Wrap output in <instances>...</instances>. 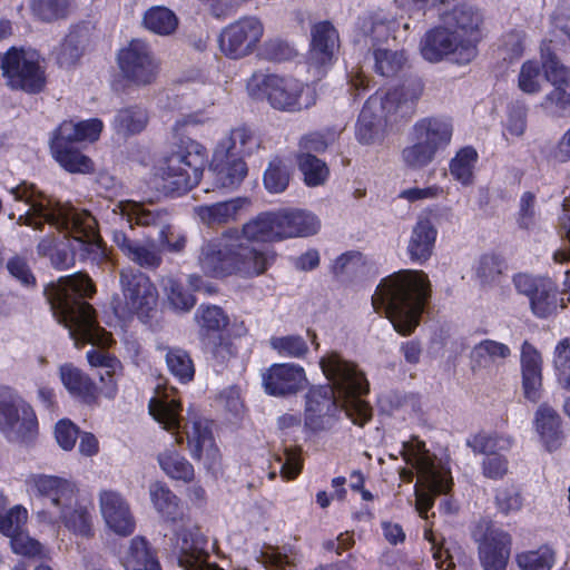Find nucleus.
Segmentation results:
<instances>
[{"instance_id":"obj_35","label":"nucleus","mask_w":570,"mask_h":570,"mask_svg":"<svg viewBox=\"0 0 570 570\" xmlns=\"http://www.w3.org/2000/svg\"><path fill=\"white\" fill-rule=\"evenodd\" d=\"M338 47V33L328 21L315 23L312 28L311 59L317 65L331 61Z\"/></svg>"},{"instance_id":"obj_41","label":"nucleus","mask_w":570,"mask_h":570,"mask_svg":"<svg viewBox=\"0 0 570 570\" xmlns=\"http://www.w3.org/2000/svg\"><path fill=\"white\" fill-rule=\"evenodd\" d=\"M149 120L148 112L138 105L120 108L114 118L112 127L117 135L129 137L141 132Z\"/></svg>"},{"instance_id":"obj_30","label":"nucleus","mask_w":570,"mask_h":570,"mask_svg":"<svg viewBox=\"0 0 570 570\" xmlns=\"http://www.w3.org/2000/svg\"><path fill=\"white\" fill-rule=\"evenodd\" d=\"M423 92L420 80H411L407 83L382 95L387 112H392L396 119L409 118L414 112V106Z\"/></svg>"},{"instance_id":"obj_55","label":"nucleus","mask_w":570,"mask_h":570,"mask_svg":"<svg viewBox=\"0 0 570 570\" xmlns=\"http://www.w3.org/2000/svg\"><path fill=\"white\" fill-rule=\"evenodd\" d=\"M70 0H31L32 14L43 22H53L68 14Z\"/></svg>"},{"instance_id":"obj_46","label":"nucleus","mask_w":570,"mask_h":570,"mask_svg":"<svg viewBox=\"0 0 570 570\" xmlns=\"http://www.w3.org/2000/svg\"><path fill=\"white\" fill-rule=\"evenodd\" d=\"M374 70L377 75L386 78L396 77L404 70L407 58L403 50H392L377 47L373 50Z\"/></svg>"},{"instance_id":"obj_20","label":"nucleus","mask_w":570,"mask_h":570,"mask_svg":"<svg viewBox=\"0 0 570 570\" xmlns=\"http://www.w3.org/2000/svg\"><path fill=\"white\" fill-rule=\"evenodd\" d=\"M187 446L194 459L203 461L207 470L219 461V450L215 444L210 424L204 419H194L184 424Z\"/></svg>"},{"instance_id":"obj_5","label":"nucleus","mask_w":570,"mask_h":570,"mask_svg":"<svg viewBox=\"0 0 570 570\" xmlns=\"http://www.w3.org/2000/svg\"><path fill=\"white\" fill-rule=\"evenodd\" d=\"M36 497L42 508L37 512L39 521L62 524L75 535H94L92 515L89 508L79 501V490L71 480L48 474L31 478Z\"/></svg>"},{"instance_id":"obj_18","label":"nucleus","mask_w":570,"mask_h":570,"mask_svg":"<svg viewBox=\"0 0 570 570\" xmlns=\"http://www.w3.org/2000/svg\"><path fill=\"white\" fill-rule=\"evenodd\" d=\"M397 121L392 112H387L382 95L371 96L358 117L356 138L361 144L375 145L384 140L386 128Z\"/></svg>"},{"instance_id":"obj_52","label":"nucleus","mask_w":570,"mask_h":570,"mask_svg":"<svg viewBox=\"0 0 570 570\" xmlns=\"http://www.w3.org/2000/svg\"><path fill=\"white\" fill-rule=\"evenodd\" d=\"M478 159V153L472 147H464L460 149L455 157L451 160L450 173L451 175L462 183L470 185L473 180V169Z\"/></svg>"},{"instance_id":"obj_44","label":"nucleus","mask_w":570,"mask_h":570,"mask_svg":"<svg viewBox=\"0 0 570 570\" xmlns=\"http://www.w3.org/2000/svg\"><path fill=\"white\" fill-rule=\"evenodd\" d=\"M122 563L126 570H161L142 537L131 539Z\"/></svg>"},{"instance_id":"obj_13","label":"nucleus","mask_w":570,"mask_h":570,"mask_svg":"<svg viewBox=\"0 0 570 570\" xmlns=\"http://www.w3.org/2000/svg\"><path fill=\"white\" fill-rule=\"evenodd\" d=\"M420 52L429 62L449 60L458 65H468L476 57L478 48L444 23L424 33L420 41Z\"/></svg>"},{"instance_id":"obj_62","label":"nucleus","mask_w":570,"mask_h":570,"mask_svg":"<svg viewBox=\"0 0 570 570\" xmlns=\"http://www.w3.org/2000/svg\"><path fill=\"white\" fill-rule=\"evenodd\" d=\"M498 274L499 258L495 254L481 256L474 266L475 281L482 288L492 285Z\"/></svg>"},{"instance_id":"obj_23","label":"nucleus","mask_w":570,"mask_h":570,"mask_svg":"<svg viewBox=\"0 0 570 570\" xmlns=\"http://www.w3.org/2000/svg\"><path fill=\"white\" fill-rule=\"evenodd\" d=\"M304 368L296 364H274L263 376L265 391L275 396L294 394L304 387Z\"/></svg>"},{"instance_id":"obj_3","label":"nucleus","mask_w":570,"mask_h":570,"mask_svg":"<svg viewBox=\"0 0 570 570\" xmlns=\"http://www.w3.org/2000/svg\"><path fill=\"white\" fill-rule=\"evenodd\" d=\"M95 293L91 279L82 273L61 277L45 288V295L53 316L69 330L76 344L109 345L111 336L101 328L90 304L83 301Z\"/></svg>"},{"instance_id":"obj_9","label":"nucleus","mask_w":570,"mask_h":570,"mask_svg":"<svg viewBox=\"0 0 570 570\" xmlns=\"http://www.w3.org/2000/svg\"><path fill=\"white\" fill-rule=\"evenodd\" d=\"M248 87H257L276 110L296 112L315 104V90L292 77L255 73Z\"/></svg>"},{"instance_id":"obj_58","label":"nucleus","mask_w":570,"mask_h":570,"mask_svg":"<svg viewBox=\"0 0 570 570\" xmlns=\"http://www.w3.org/2000/svg\"><path fill=\"white\" fill-rule=\"evenodd\" d=\"M169 305L178 312L190 311L196 299L195 297L176 279L168 277L163 283Z\"/></svg>"},{"instance_id":"obj_32","label":"nucleus","mask_w":570,"mask_h":570,"mask_svg":"<svg viewBox=\"0 0 570 570\" xmlns=\"http://www.w3.org/2000/svg\"><path fill=\"white\" fill-rule=\"evenodd\" d=\"M436 228L428 218H421L414 225L407 243V254L412 262L423 264L433 254Z\"/></svg>"},{"instance_id":"obj_2","label":"nucleus","mask_w":570,"mask_h":570,"mask_svg":"<svg viewBox=\"0 0 570 570\" xmlns=\"http://www.w3.org/2000/svg\"><path fill=\"white\" fill-rule=\"evenodd\" d=\"M9 193L16 202H23L29 208L16 217L9 214V219H16L19 226H29L42 230L45 223L63 233L65 237L89 246H101V237L97 229L96 218L87 210L77 209L70 204L52 200L40 191L33 184L22 181L11 187Z\"/></svg>"},{"instance_id":"obj_53","label":"nucleus","mask_w":570,"mask_h":570,"mask_svg":"<svg viewBox=\"0 0 570 570\" xmlns=\"http://www.w3.org/2000/svg\"><path fill=\"white\" fill-rule=\"evenodd\" d=\"M298 167L304 175V181L308 186L323 185L327 179L328 168L326 164L312 154L301 153Z\"/></svg>"},{"instance_id":"obj_57","label":"nucleus","mask_w":570,"mask_h":570,"mask_svg":"<svg viewBox=\"0 0 570 570\" xmlns=\"http://www.w3.org/2000/svg\"><path fill=\"white\" fill-rule=\"evenodd\" d=\"M269 345L279 355L293 358H303L308 353V345L304 337L295 334L273 336Z\"/></svg>"},{"instance_id":"obj_36","label":"nucleus","mask_w":570,"mask_h":570,"mask_svg":"<svg viewBox=\"0 0 570 570\" xmlns=\"http://www.w3.org/2000/svg\"><path fill=\"white\" fill-rule=\"evenodd\" d=\"M59 377L68 393L83 402H90L96 396V384L83 371L72 363L59 367Z\"/></svg>"},{"instance_id":"obj_1","label":"nucleus","mask_w":570,"mask_h":570,"mask_svg":"<svg viewBox=\"0 0 570 570\" xmlns=\"http://www.w3.org/2000/svg\"><path fill=\"white\" fill-rule=\"evenodd\" d=\"M331 384L312 389L306 396L305 424L314 431L330 429L338 412L363 426L372 417L370 405L360 399L368 392V382L357 365L337 352H330L320 361Z\"/></svg>"},{"instance_id":"obj_14","label":"nucleus","mask_w":570,"mask_h":570,"mask_svg":"<svg viewBox=\"0 0 570 570\" xmlns=\"http://www.w3.org/2000/svg\"><path fill=\"white\" fill-rule=\"evenodd\" d=\"M264 35V24L255 16H245L220 31V51L230 59H240L255 51Z\"/></svg>"},{"instance_id":"obj_59","label":"nucleus","mask_w":570,"mask_h":570,"mask_svg":"<svg viewBox=\"0 0 570 570\" xmlns=\"http://www.w3.org/2000/svg\"><path fill=\"white\" fill-rule=\"evenodd\" d=\"M195 318L200 328L207 332H219L227 326L229 321L223 308L216 305H200Z\"/></svg>"},{"instance_id":"obj_26","label":"nucleus","mask_w":570,"mask_h":570,"mask_svg":"<svg viewBox=\"0 0 570 570\" xmlns=\"http://www.w3.org/2000/svg\"><path fill=\"white\" fill-rule=\"evenodd\" d=\"M479 561L483 570H499V527L497 521L482 519L473 531Z\"/></svg>"},{"instance_id":"obj_34","label":"nucleus","mask_w":570,"mask_h":570,"mask_svg":"<svg viewBox=\"0 0 570 570\" xmlns=\"http://www.w3.org/2000/svg\"><path fill=\"white\" fill-rule=\"evenodd\" d=\"M180 402L169 394L154 397L149 402V413L165 430L176 434L178 443L183 442V436L180 435Z\"/></svg>"},{"instance_id":"obj_63","label":"nucleus","mask_w":570,"mask_h":570,"mask_svg":"<svg viewBox=\"0 0 570 570\" xmlns=\"http://www.w3.org/2000/svg\"><path fill=\"white\" fill-rule=\"evenodd\" d=\"M27 521V510L16 505L0 514V532L10 539L20 533Z\"/></svg>"},{"instance_id":"obj_37","label":"nucleus","mask_w":570,"mask_h":570,"mask_svg":"<svg viewBox=\"0 0 570 570\" xmlns=\"http://www.w3.org/2000/svg\"><path fill=\"white\" fill-rule=\"evenodd\" d=\"M273 257L267 256L265 253L258 252L242 242L238 235L236 255H235V273L246 277L257 276L263 274Z\"/></svg>"},{"instance_id":"obj_6","label":"nucleus","mask_w":570,"mask_h":570,"mask_svg":"<svg viewBox=\"0 0 570 570\" xmlns=\"http://www.w3.org/2000/svg\"><path fill=\"white\" fill-rule=\"evenodd\" d=\"M402 455L417 472L415 508L420 517L426 519L428 511L434 504V497L446 494L452 488L450 470L436 463L435 456L425 449V443L417 439L403 443Z\"/></svg>"},{"instance_id":"obj_4","label":"nucleus","mask_w":570,"mask_h":570,"mask_svg":"<svg viewBox=\"0 0 570 570\" xmlns=\"http://www.w3.org/2000/svg\"><path fill=\"white\" fill-rule=\"evenodd\" d=\"M430 296L428 275L423 271L403 269L381 281L372 305L375 312L384 313L397 333L409 335L419 325Z\"/></svg>"},{"instance_id":"obj_45","label":"nucleus","mask_w":570,"mask_h":570,"mask_svg":"<svg viewBox=\"0 0 570 570\" xmlns=\"http://www.w3.org/2000/svg\"><path fill=\"white\" fill-rule=\"evenodd\" d=\"M530 305L532 312L539 317H547L558 308L566 307L564 298H558V291L550 279L541 282V286L530 298Z\"/></svg>"},{"instance_id":"obj_50","label":"nucleus","mask_w":570,"mask_h":570,"mask_svg":"<svg viewBox=\"0 0 570 570\" xmlns=\"http://www.w3.org/2000/svg\"><path fill=\"white\" fill-rule=\"evenodd\" d=\"M161 470L171 479L190 482L194 479L193 465L175 449H168L158 455Z\"/></svg>"},{"instance_id":"obj_31","label":"nucleus","mask_w":570,"mask_h":570,"mask_svg":"<svg viewBox=\"0 0 570 570\" xmlns=\"http://www.w3.org/2000/svg\"><path fill=\"white\" fill-rule=\"evenodd\" d=\"M247 200L233 198L210 205H200L194 208L198 219L209 228H216L235 222Z\"/></svg>"},{"instance_id":"obj_29","label":"nucleus","mask_w":570,"mask_h":570,"mask_svg":"<svg viewBox=\"0 0 570 570\" xmlns=\"http://www.w3.org/2000/svg\"><path fill=\"white\" fill-rule=\"evenodd\" d=\"M443 22L461 38L470 40L476 48L480 40V27L483 22V16L479 9L470 4L456 6L445 14Z\"/></svg>"},{"instance_id":"obj_17","label":"nucleus","mask_w":570,"mask_h":570,"mask_svg":"<svg viewBox=\"0 0 570 570\" xmlns=\"http://www.w3.org/2000/svg\"><path fill=\"white\" fill-rule=\"evenodd\" d=\"M237 240L238 230L228 229L220 237L205 243L198 257L202 271L214 277L234 274Z\"/></svg>"},{"instance_id":"obj_51","label":"nucleus","mask_w":570,"mask_h":570,"mask_svg":"<svg viewBox=\"0 0 570 570\" xmlns=\"http://www.w3.org/2000/svg\"><path fill=\"white\" fill-rule=\"evenodd\" d=\"M515 561L521 570H550L556 562V552L549 546H541L518 553Z\"/></svg>"},{"instance_id":"obj_25","label":"nucleus","mask_w":570,"mask_h":570,"mask_svg":"<svg viewBox=\"0 0 570 570\" xmlns=\"http://www.w3.org/2000/svg\"><path fill=\"white\" fill-rule=\"evenodd\" d=\"M102 130V121L94 118L75 122L62 121L53 131L50 148L70 147L76 142L95 141Z\"/></svg>"},{"instance_id":"obj_10","label":"nucleus","mask_w":570,"mask_h":570,"mask_svg":"<svg viewBox=\"0 0 570 570\" xmlns=\"http://www.w3.org/2000/svg\"><path fill=\"white\" fill-rule=\"evenodd\" d=\"M122 298L114 299L112 307L118 317L137 315L140 320L150 316L157 305L158 293L150 278L131 267L119 273Z\"/></svg>"},{"instance_id":"obj_42","label":"nucleus","mask_w":570,"mask_h":570,"mask_svg":"<svg viewBox=\"0 0 570 570\" xmlns=\"http://www.w3.org/2000/svg\"><path fill=\"white\" fill-rule=\"evenodd\" d=\"M276 212H265L243 226V236L255 242L281 240Z\"/></svg>"},{"instance_id":"obj_22","label":"nucleus","mask_w":570,"mask_h":570,"mask_svg":"<svg viewBox=\"0 0 570 570\" xmlns=\"http://www.w3.org/2000/svg\"><path fill=\"white\" fill-rule=\"evenodd\" d=\"M112 242L124 256L141 268L154 271L163 263V255L154 239L149 238L146 242L131 239L125 232L115 229Z\"/></svg>"},{"instance_id":"obj_7","label":"nucleus","mask_w":570,"mask_h":570,"mask_svg":"<svg viewBox=\"0 0 570 570\" xmlns=\"http://www.w3.org/2000/svg\"><path fill=\"white\" fill-rule=\"evenodd\" d=\"M114 214L120 215L132 228L134 225L150 227L157 232V248L163 253L181 254L187 246V235L171 223V216L166 209L153 204L135 200H122L116 204Z\"/></svg>"},{"instance_id":"obj_61","label":"nucleus","mask_w":570,"mask_h":570,"mask_svg":"<svg viewBox=\"0 0 570 570\" xmlns=\"http://www.w3.org/2000/svg\"><path fill=\"white\" fill-rule=\"evenodd\" d=\"M289 181V174L286 166L279 159L269 163L264 173V185L271 193H282L286 189Z\"/></svg>"},{"instance_id":"obj_11","label":"nucleus","mask_w":570,"mask_h":570,"mask_svg":"<svg viewBox=\"0 0 570 570\" xmlns=\"http://www.w3.org/2000/svg\"><path fill=\"white\" fill-rule=\"evenodd\" d=\"M6 83L13 90L39 94L46 87L45 66L35 50L11 48L1 60Z\"/></svg>"},{"instance_id":"obj_48","label":"nucleus","mask_w":570,"mask_h":570,"mask_svg":"<svg viewBox=\"0 0 570 570\" xmlns=\"http://www.w3.org/2000/svg\"><path fill=\"white\" fill-rule=\"evenodd\" d=\"M165 352V362L168 371L181 383L193 380L195 367L189 353L180 347H160Z\"/></svg>"},{"instance_id":"obj_43","label":"nucleus","mask_w":570,"mask_h":570,"mask_svg":"<svg viewBox=\"0 0 570 570\" xmlns=\"http://www.w3.org/2000/svg\"><path fill=\"white\" fill-rule=\"evenodd\" d=\"M535 430L539 433L546 448L551 451L560 443V422L556 411L542 404L535 413Z\"/></svg>"},{"instance_id":"obj_38","label":"nucleus","mask_w":570,"mask_h":570,"mask_svg":"<svg viewBox=\"0 0 570 570\" xmlns=\"http://www.w3.org/2000/svg\"><path fill=\"white\" fill-rule=\"evenodd\" d=\"M257 561L268 570H296L299 558L291 546L267 547L259 552ZM315 570H335V567L327 564Z\"/></svg>"},{"instance_id":"obj_60","label":"nucleus","mask_w":570,"mask_h":570,"mask_svg":"<svg viewBox=\"0 0 570 570\" xmlns=\"http://www.w3.org/2000/svg\"><path fill=\"white\" fill-rule=\"evenodd\" d=\"M414 140V144L402 150V159L407 167L420 169L432 163L436 153L420 139Z\"/></svg>"},{"instance_id":"obj_56","label":"nucleus","mask_w":570,"mask_h":570,"mask_svg":"<svg viewBox=\"0 0 570 570\" xmlns=\"http://www.w3.org/2000/svg\"><path fill=\"white\" fill-rule=\"evenodd\" d=\"M55 159L70 173H88L92 169L91 160L73 146L51 148Z\"/></svg>"},{"instance_id":"obj_27","label":"nucleus","mask_w":570,"mask_h":570,"mask_svg":"<svg viewBox=\"0 0 570 570\" xmlns=\"http://www.w3.org/2000/svg\"><path fill=\"white\" fill-rule=\"evenodd\" d=\"M281 240L315 235L320 227L318 218L304 209H282L276 212Z\"/></svg>"},{"instance_id":"obj_39","label":"nucleus","mask_w":570,"mask_h":570,"mask_svg":"<svg viewBox=\"0 0 570 570\" xmlns=\"http://www.w3.org/2000/svg\"><path fill=\"white\" fill-rule=\"evenodd\" d=\"M466 445L485 456L483 460V474L490 479L499 476V442L498 438L487 433H479L466 440Z\"/></svg>"},{"instance_id":"obj_47","label":"nucleus","mask_w":570,"mask_h":570,"mask_svg":"<svg viewBox=\"0 0 570 570\" xmlns=\"http://www.w3.org/2000/svg\"><path fill=\"white\" fill-rule=\"evenodd\" d=\"M149 495L154 508L167 520L175 521L180 515L179 499L164 483L154 482L149 487Z\"/></svg>"},{"instance_id":"obj_16","label":"nucleus","mask_w":570,"mask_h":570,"mask_svg":"<svg viewBox=\"0 0 570 570\" xmlns=\"http://www.w3.org/2000/svg\"><path fill=\"white\" fill-rule=\"evenodd\" d=\"M118 65L124 77L137 85L151 83L159 67L149 43L142 39H132L119 51Z\"/></svg>"},{"instance_id":"obj_40","label":"nucleus","mask_w":570,"mask_h":570,"mask_svg":"<svg viewBox=\"0 0 570 570\" xmlns=\"http://www.w3.org/2000/svg\"><path fill=\"white\" fill-rule=\"evenodd\" d=\"M399 22L392 19L383 11H376L362 20L361 30L363 35L370 38L372 50L382 47L389 40Z\"/></svg>"},{"instance_id":"obj_49","label":"nucleus","mask_w":570,"mask_h":570,"mask_svg":"<svg viewBox=\"0 0 570 570\" xmlns=\"http://www.w3.org/2000/svg\"><path fill=\"white\" fill-rule=\"evenodd\" d=\"M142 23L146 29L156 35L169 36L177 29L178 18L170 9L156 6L145 12Z\"/></svg>"},{"instance_id":"obj_21","label":"nucleus","mask_w":570,"mask_h":570,"mask_svg":"<svg viewBox=\"0 0 570 570\" xmlns=\"http://www.w3.org/2000/svg\"><path fill=\"white\" fill-rule=\"evenodd\" d=\"M99 509L106 525L115 533L127 537L135 531V518L128 502L119 492L100 491Z\"/></svg>"},{"instance_id":"obj_15","label":"nucleus","mask_w":570,"mask_h":570,"mask_svg":"<svg viewBox=\"0 0 570 570\" xmlns=\"http://www.w3.org/2000/svg\"><path fill=\"white\" fill-rule=\"evenodd\" d=\"M540 50L544 78L552 86L542 106L551 114L561 115L570 109V70L559 61L550 45L543 42Z\"/></svg>"},{"instance_id":"obj_24","label":"nucleus","mask_w":570,"mask_h":570,"mask_svg":"<svg viewBox=\"0 0 570 570\" xmlns=\"http://www.w3.org/2000/svg\"><path fill=\"white\" fill-rule=\"evenodd\" d=\"M214 183L219 188H236L245 178L247 167L236 154H228L225 149H216L210 164Z\"/></svg>"},{"instance_id":"obj_19","label":"nucleus","mask_w":570,"mask_h":570,"mask_svg":"<svg viewBox=\"0 0 570 570\" xmlns=\"http://www.w3.org/2000/svg\"><path fill=\"white\" fill-rule=\"evenodd\" d=\"M176 535L177 560L183 570H224L207 561V541L197 529L181 528Z\"/></svg>"},{"instance_id":"obj_54","label":"nucleus","mask_w":570,"mask_h":570,"mask_svg":"<svg viewBox=\"0 0 570 570\" xmlns=\"http://www.w3.org/2000/svg\"><path fill=\"white\" fill-rule=\"evenodd\" d=\"M256 146L255 138L250 130L245 127L235 128L229 136L224 138L216 149H225L228 154L239 155L250 154Z\"/></svg>"},{"instance_id":"obj_12","label":"nucleus","mask_w":570,"mask_h":570,"mask_svg":"<svg viewBox=\"0 0 570 570\" xmlns=\"http://www.w3.org/2000/svg\"><path fill=\"white\" fill-rule=\"evenodd\" d=\"M37 431L32 406L16 390L0 385V432L10 441L27 442Z\"/></svg>"},{"instance_id":"obj_28","label":"nucleus","mask_w":570,"mask_h":570,"mask_svg":"<svg viewBox=\"0 0 570 570\" xmlns=\"http://www.w3.org/2000/svg\"><path fill=\"white\" fill-rule=\"evenodd\" d=\"M452 134V122L442 117L423 118L413 126L414 139H420L436 154L450 145Z\"/></svg>"},{"instance_id":"obj_33","label":"nucleus","mask_w":570,"mask_h":570,"mask_svg":"<svg viewBox=\"0 0 570 570\" xmlns=\"http://www.w3.org/2000/svg\"><path fill=\"white\" fill-rule=\"evenodd\" d=\"M541 363L540 353L525 342L521 351L523 390L524 396L532 402H537L540 399L542 385Z\"/></svg>"},{"instance_id":"obj_8","label":"nucleus","mask_w":570,"mask_h":570,"mask_svg":"<svg viewBox=\"0 0 570 570\" xmlns=\"http://www.w3.org/2000/svg\"><path fill=\"white\" fill-rule=\"evenodd\" d=\"M206 163V149L199 142L186 138L164 158L157 175L163 179L166 191L181 194L199 183Z\"/></svg>"},{"instance_id":"obj_64","label":"nucleus","mask_w":570,"mask_h":570,"mask_svg":"<svg viewBox=\"0 0 570 570\" xmlns=\"http://www.w3.org/2000/svg\"><path fill=\"white\" fill-rule=\"evenodd\" d=\"M498 355L499 343L490 340L481 342L473 348L471 353L473 368H488L494 365Z\"/></svg>"}]
</instances>
